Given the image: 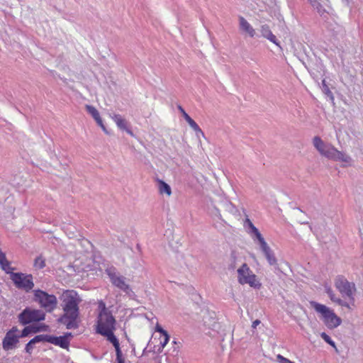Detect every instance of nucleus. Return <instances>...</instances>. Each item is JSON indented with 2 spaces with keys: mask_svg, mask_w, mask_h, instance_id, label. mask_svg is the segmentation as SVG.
Here are the masks:
<instances>
[{
  "mask_svg": "<svg viewBox=\"0 0 363 363\" xmlns=\"http://www.w3.org/2000/svg\"><path fill=\"white\" fill-rule=\"evenodd\" d=\"M45 337L44 335H36L34 338L30 340L26 345L25 350L27 353L31 354L34 345L40 342L45 341L44 340Z\"/></svg>",
  "mask_w": 363,
  "mask_h": 363,
  "instance_id": "obj_20",
  "label": "nucleus"
},
{
  "mask_svg": "<svg viewBox=\"0 0 363 363\" xmlns=\"http://www.w3.org/2000/svg\"><path fill=\"white\" fill-rule=\"evenodd\" d=\"M45 342L59 346L63 349H68L69 345V340L67 336L55 337L52 335H44Z\"/></svg>",
  "mask_w": 363,
  "mask_h": 363,
  "instance_id": "obj_13",
  "label": "nucleus"
},
{
  "mask_svg": "<svg viewBox=\"0 0 363 363\" xmlns=\"http://www.w3.org/2000/svg\"><path fill=\"white\" fill-rule=\"evenodd\" d=\"M335 286L343 298L349 299V303H353L354 309L355 308L354 296L357 291L355 284L349 281L345 277L339 275L335 279Z\"/></svg>",
  "mask_w": 363,
  "mask_h": 363,
  "instance_id": "obj_6",
  "label": "nucleus"
},
{
  "mask_svg": "<svg viewBox=\"0 0 363 363\" xmlns=\"http://www.w3.org/2000/svg\"><path fill=\"white\" fill-rule=\"evenodd\" d=\"M309 303L328 328L335 329L341 325V318L335 314L333 309L314 301H310Z\"/></svg>",
  "mask_w": 363,
  "mask_h": 363,
  "instance_id": "obj_5",
  "label": "nucleus"
},
{
  "mask_svg": "<svg viewBox=\"0 0 363 363\" xmlns=\"http://www.w3.org/2000/svg\"><path fill=\"white\" fill-rule=\"evenodd\" d=\"M245 228H248L247 233L251 236L254 242H257L260 249L271 266H275L277 264V259L273 250L268 245L264 238L259 233V230L253 225L251 220L247 218L244 222Z\"/></svg>",
  "mask_w": 363,
  "mask_h": 363,
  "instance_id": "obj_3",
  "label": "nucleus"
},
{
  "mask_svg": "<svg viewBox=\"0 0 363 363\" xmlns=\"http://www.w3.org/2000/svg\"><path fill=\"white\" fill-rule=\"evenodd\" d=\"M0 267L7 274L14 269L11 267L10 262L6 259L5 254L1 250H0Z\"/></svg>",
  "mask_w": 363,
  "mask_h": 363,
  "instance_id": "obj_21",
  "label": "nucleus"
},
{
  "mask_svg": "<svg viewBox=\"0 0 363 363\" xmlns=\"http://www.w3.org/2000/svg\"><path fill=\"white\" fill-rule=\"evenodd\" d=\"M63 336H67V340H69V338H70L71 337H72V333H65Z\"/></svg>",
  "mask_w": 363,
  "mask_h": 363,
  "instance_id": "obj_34",
  "label": "nucleus"
},
{
  "mask_svg": "<svg viewBox=\"0 0 363 363\" xmlns=\"http://www.w3.org/2000/svg\"><path fill=\"white\" fill-rule=\"evenodd\" d=\"M359 233H360V236L362 237V238L363 239V229H360L359 230Z\"/></svg>",
  "mask_w": 363,
  "mask_h": 363,
  "instance_id": "obj_36",
  "label": "nucleus"
},
{
  "mask_svg": "<svg viewBox=\"0 0 363 363\" xmlns=\"http://www.w3.org/2000/svg\"><path fill=\"white\" fill-rule=\"evenodd\" d=\"M116 361H117V363H124V359H118Z\"/></svg>",
  "mask_w": 363,
  "mask_h": 363,
  "instance_id": "obj_37",
  "label": "nucleus"
},
{
  "mask_svg": "<svg viewBox=\"0 0 363 363\" xmlns=\"http://www.w3.org/2000/svg\"><path fill=\"white\" fill-rule=\"evenodd\" d=\"M9 274L16 288L23 289L26 291H29L33 288L34 283L32 274H25L21 272H13V271H11V273Z\"/></svg>",
  "mask_w": 363,
  "mask_h": 363,
  "instance_id": "obj_10",
  "label": "nucleus"
},
{
  "mask_svg": "<svg viewBox=\"0 0 363 363\" xmlns=\"http://www.w3.org/2000/svg\"><path fill=\"white\" fill-rule=\"evenodd\" d=\"M238 281L241 285L248 284L253 289H259L262 284L256 274L250 269L246 263H243L237 270Z\"/></svg>",
  "mask_w": 363,
  "mask_h": 363,
  "instance_id": "obj_7",
  "label": "nucleus"
},
{
  "mask_svg": "<svg viewBox=\"0 0 363 363\" xmlns=\"http://www.w3.org/2000/svg\"><path fill=\"white\" fill-rule=\"evenodd\" d=\"M163 336H164V340L160 342L161 347L162 349L167 345V344L168 343V342L169 340V336L168 334H167L166 335H163Z\"/></svg>",
  "mask_w": 363,
  "mask_h": 363,
  "instance_id": "obj_29",
  "label": "nucleus"
},
{
  "mask_svg": "<svg viewBox=\"0 0 363 363\" xmlns=\"http://www.w3.org/2000/svg\"><path fill=\"white\" fill-rule=\"evenodd\" d=\"M320 337L323 340H324L328 344L331 345L333 347L336 348L335 342L331 339V337L327 335L325 333H321Z\"/></svg>",
  "mask_w": 363,
  "mask_h": 363,
  "instance_id": "obj_26",
  "label": "nucleus"
},
{
  "mask_svg": "<svg viewBox=\"0 0 363 363\" xmlns=\"http://www.w3.org/2000/svg\"><path fill=\"white\" fill-rule=\"evenodd\" d=\"M155 330L157 332H159L162 335H166L167 333V332L166 330H164L160 325H157L156 327H155Z\"/></svg>",
  "mask_w": 363,
  "mask_h": 363,
  "instance_id": "obj_30",
  "label": "nucleus"
},
{
  "mask_svg": "<svg viewBox=\"0 0 363 363\" xmlns=\"http://www.w3.org/2000/svg\"><path fill=\"white\" fill-rule=\"evenodd\" d=\"M184 119L189 123H190L192 121H194L189 116H185Z\"/></svg>",
  "mask_w": 363,
  "mask_h": 363,
  "instance_id": "obj_33",
  "label": "nucleus"
},
{
  "mask_svg": "<svg viewBox=\"0 0 363 363\" xmlns=\"http://www.w3.org/2000/svg\"><path fill=\"white\" fill-rule=\"evenodd\" d=\"M189 125L196 132L197 136L199 135H203V131L194 121H192Z\"/></svg>",
  "mask_w": 363,
  "mask_h": 363,
  "instance_id": "obj_27",
  "label": "nucleus"
},
{
  "mask_svg": "<svg viewBox=\"0 0 363 363\" xmlns=\"http://www.w3.org/2000/svg\"><path fill=\"white\" fill-rule=\"evenodd\" d=\"M260 320H255L252 322V328H256L257 325H259L260 324Z\"/></svg>",
  "mask_w": 363,
  "mask_h": 363,
  "instance_id": "obj_32",
  "label": "nucleus"
},
{
  "mask_svg": "<svg viewBox=\"0 0 363 363\" xmlns=\"http://www.w3.org/2000/svg\"><path fill=\"white\" fill-rule=\"evenodd\" d=\"M48 326L45 324H41L39 326H26L22 330L21 333L19 335L21 337H25L28 336L30 333H37L41 331H47L48 330Z\"/></svg>",
  "mask_w": 363,
  "mask_h": 363,
  "instance_id": "obj_16",
  "label": "nucleus"
},
{
  "mask_svg": "<svg viewBox=\"0 0 363 363\" xmlns=\"http://www.w3.org/2000/svg\"><path fill=\"white\" fill-rule=\"evenodd\" d=\"M178 109L182 113L184 118H185V116H189L181 106H178Z\"/></svg>",
  "mask_w": 363,
  "mask_h": 363,
  "instance_id": "obj_31",
  "label": "nucleus"
},
{
  "mask_svg": "<svg viewBox=\"0 0 363 363\" xmlns=\"http://www.w3.org/2000/svg\"><path fill=\"white\" fill-rule=\"evenodd\" d=\"M82 299L78 294L73 291H67L62 296V307L63 314L59 318L58 321L65 325L67 329H77L79 327V304Z\"/></svg>",
  "mask_w": 363,
  "mask_h": 363,
  "instance_id": "obj_1",
  "label": "nucleus"
},
{
  "mask_svg": "<svg viewBox=\"0 0 363 363\" xmlns=\"http://www.w3.org/2000/svg\"><path fill=\"white\" fill-rule=\"evenodd\" d=\"M322 0H308L310 3L311 4L312 6L317 10V11L320 14L323 15L325 12V9L323 8V6L320 4V1Z\"/></svg>",
  "mask_w": 363,
  "mask_h": 363,
  "instance_id": "obj_24",
  "label": "nucleus"
},
{
  "mask_svg": "<svg viewBox=\"0 0 363 363\" xmlns=\"http://www.w3.org/2000/svg\"><path fill=\"white\" fill-rule=\"evenodd\" d=\"M45 313L40 309L25 308L18 315V322L26 325L34 322H38L45 320Z\"/></svg>",
  "mask_w": 363,
  "mask_h": 363,
  "instance_id": "obj_9",
  "label": "nucleus"
},
{
  "mask_svg": "<svg viewBox=\"0 0 363 363\" xmlns=\"http://www.w3.org/2000/svg\"><path fill=\"white\" fill-rule=\"evenodd\" d=\"M325 292L328 295L331 301H333V303H336L340 306L345 307L350 311L353 310V303H349L347 301H345V300L337 296L334 291L330 287L325 289Z\"/></svg>",
  "mask_w": 363,
  "mask_h": 363,
  "instance_id": "obj_14",
  "label": "nucleus"
},
{
  "mask_svg": "<svg viewBox=\"0 0 363 363\" xmlns=\"http://www.w3.org/2000/svg\"><path fill=\"white\" fill-rule=\"evenodd\" d=\"M106 273L113 286L126 294L130 293L131 289L129 284L126 283V278L120 274L115 267H111L107 268Z\"/></svg>",
  "mask_w": 363,
  "mask_h": 363,
  "instance_id": "obj_11",
  "label": "nucleus"
},
{
  "mask_svg": "<svg viewBox=\"0 0 363 363\" xmlns=\"http://www.w3.org/2000/svg\"><path fill=\"white\" fill-rule=\"evenodd\" d=\"M238 21L240 30L242 33L249 35L250 38H254L256 35V31L251 26V24L243 16H241L238 17Z\"/></svg>",
  "mask_w": 363,
  "mask_h": 363,
  "instance_id": "obj_15",
  "label": "nucleus"
},
{
  "mask_svg": "<svg viewBox=\"0 0 363 363\" xmlns=\"http://www.w3.org/2000/svg\"><path fill=\"white\" fill-rule=\"evenodd\" d=\"M158 189L161 194H167L168 196H171L172 190L170 186L162 180H158Z\"/></svg>",
  "mask_w": 363,
  "mask_h": 363,
  "instance_id": "obj_23",
  "label": "nucleus"
},
{
  "mask_svg": "<svg viewBox=\"0 0 363 363\" xmlns=\"http://www.w3.org/2000/svg\"><path fill=\"white\" fill-rule=\"evenodd\" d=\"M113 121L116 123L118 128L125 130L128 134L133 135V132L128 128L127 121L119 114H113L110 116Z\"/></svg>",
  "mask_w": 363,
  "mask_h": 363,
  "instance_id": "obj_18",
  "label": "nucleus"
},
{
  "mask_svg": "<svg viewBox=\"0 0 363 363\" xmlns=\"http://www.w3.org/2000/svg\"><path fill=\"white\" fill-rule=\"evenodd\" d=\"M33 266L37 269H41L45 267V260L42 256L37 257L34 260Z\"/></svg>",
  "mask_w": 363,
  "mask_h": 363,
  "instance_id": "obj_25",
  "label": "nucleus"
},
{
  "mask_svg": "<svg viewBox=\"0 0 363 363\" xmlns=\"http://www.w3.org/2000/svg\"><path fill=\"white\" fill-rule=\"evenodd\" d=\"M18 330L14 326L9 330L2 341V346L5 350L13 349L19 341V334H17Z\"/></svg>",
  "mask_w": 363,
  "mask_h": 363,
  "instance_id": "obj_12",
  "label": "nucleus"
},
{
  "mask_svg": "<svg viewBox=\"0 0 363 363\" xmlns=\"http://www.w3.org/2000/svg\"><path fill=\"white\" fill-rule=\"evenodd\" d=\"M34 300L41 308L50 313L53 311L57 305V299L55 295L49 294L40 289L34 291Z\"/></svg>",
  "mask_w": 363,
  "mask_h": 363,
  "instance_id": "obj_8",
  "label": "nucleus"
},
{
  "mask_svg": "<svg viewBox=\"0 0 363 363\" xmlns=\"http://www.w3.org/2000/svg\"><path fill=\"white\" fill-rule=\"evenodd\" d=\"M262 35L268 39L272 43L279 46V43L277 41L276 36L272 33L269 26L267 25H262L260 28Z\"/></svg>",
  "mask_w": 363,
  "mask_h": 363,
  "instance_id": "obj_19",
  "label": "nucleus"
},
{
  "mask_svg": "<svg viewBox=\"0 0 363 363\" xmlns=\"http://www.w3.org/2000/svg\"><path fill=\"white\" fill-rule=\"evenodd\" d=\"M98 315L96 318V331L98 334L106 337V339L114 337L116 320L113 315L111 311L107 308L106 303L102 301H98Z\"/></svg>",
  "mask_w": 363,
  "mask_h": 363,
  "instance_id": "obj_2",
  "label": "nucleus"
},
{
  "mask_svg": "<svg viewBox=\"0 0 363 363\" xmlns=\"http://www.w3.org/2000/svg\"><path fill=\"white\" fill-rule=\"evenodd\" d=\"M216 216H218L219 218H220V211L218 209H216Z\"/></svg>",
  "mask_w": 363,
  "mask_h": 363,
  "instance_id": "obj_35",
  "label": "nucleus"
},
{
  "mask_svg": "<svg viewBox=\"0 0 363 363\" xmlns=\"http://www.w3.org/2000/svg\"><path fill=\"white\" fill-rule=\"evenodd\" d=\"M277 361L279 362V363H294L293 362H291V360H289V359L283 357L282 355L281 354H278L277 356Z\"/></svg>",
  "mask_w": 363,
  "mask_h": 363,
  "instance_id": "obj_28",
  "label": "nucleus"
},
{
  "mask_svg": "<svg viewBox=\"0 0 363 363\" xmlns=\"http://www.w3.org/2000/svg\"><path fill=\"white\" fill-rule=\"evenodd\" d=\"M106 340L108 342H110L111 343H112L113 347H115L116 353V360L123 359V358L122 357V352L120 348L119 342H118V340L116 338V336L111 337V338H108Z\"/></svg>",
  "mask_w": 363,
  "mask_h": 363,
  "instance_id": "obj_22",
  "label": "nucleus"
},
{
  "mask_svg": "<svg viewBox=\"0 0 363 363\" xmlns=\"http://www.w3.org/2000/svg\"><path fill=\"white\" fill-rule=\"evenodd\" d=\"M87 112L94 118L97 124L103 129L104 131L106 132V128L103 123L100 114L97 109L91 105L85 106Z\"/></svg>",
  "mask_w": 363,
  "mask_h": 363,
  "instance_id": "obj_17",
  "label": "nucleus"
},
{
  "mask_svg": "<svg viewBox=\"0 0 363 363\" xmlns=\"http://www.w3.org/2000/svg\"><path fill=\"white\" fill-rule=\"evenodd\" d=\"M313 144L318 152L330 160L342 162L350 164L352 158L345 153L337 150L335 147L328 143H325L320 137L315 136L313 139Z\"/></svg>",
  "mask_w": 363,
  "mask_h": 363,
  "instance_id": "obj_4",
  "label": "nucleus"
}]
</instances>
